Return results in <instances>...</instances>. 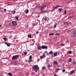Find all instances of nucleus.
<instances>
[{
    "label": "nucleus",
    "mask_w": 76,
    "mask_h": 76,
    "mask_svg": "<svg viewBox=\"0 0 76 76\" xmlns=\"http://www.w3.org/2000/svg\"><path fill=\"white\" fill-rule=\"evenodd\" d=\"M32 69L34 71L36 72H37V71H38L39 70V67L37 65H36L33 66L32 67Z\"/></svg>",
    "instance_id": "nucleus-1"
},
{
    "label": "nucleus",
    "mask_w": 76,
    "mask_h": 76,
    "mask_svg": "<svg viewBox=\"0 0 76 76\" xmlns=\"http://www.w3.org/2000/svg\"><path fill=\"white\" fill-rule=\"evenodd\" d=\"M19 58V55H16L14 56H13L12 60H16V59H18Z\"/></svg>",
    "instance_id": "nucleus-2"
},
{
    "label": "nucleus",
    "mask_w": 76,
    "mask_h": 76,
    "mask_svg": "<svg viewBox=\"0 0 76 76\" xmlns=\"http://www.w3.org/2000/svg\"><path fill=\"white\" fill-rule=\"evenodd\" d=\"M45 6H43L41 7V11H42V13H45V11H44V9H45Z\"/></svg>",
    "instance_id": "nucleus-3"
},
{
    "label": "nucleus",
    "mask_w": 76,
    "mask_h": 76,
    "mask_svg": "<svg viewBox=\"0 0 76 76\" xmlns=\"http://www.w3.org/2000/svg\"><path fill=\"white\" fill-rule=\"evenodd\" d=\"M12 23L13 26H16L18 25V23H17L16 21H12Z\"/></svg>",
    "instance_id": "nucleus-4"
},
{
    "label": "nucleus",
    "mask_w": 76,
    "mask_h": 76,
    "mask_svg": "<svg viewBox=\"0 0 76 76\" xmlns=\"http://www.w3.org/2000/svg\"><path fill=\"white\" fill-rule=\"evenodd\" d=\"M64 24L66 25H69H69H72V23L71 22H69V21H68L65 22L64 23Z\"/></svg>",
    "instance_id": "nucleus-5"
},
{
    "label": "nucleus",
    "mask_w": 76,
    "mask_h": 76,
    "mask_svg": "<svg viewBox=\"0 0 76 76\" xmlns=\"http://www.w3.org/2000/svg\"><path fill=\"white\" fill-rule=\"evenodd\" d=\"M42 49H47L48 48V47L47 46L43 45L42 46Z\"/></svg>",
    "instance_id": "nucleus-6"
},
{
    "label": "nucleus",
    "mask_w": 76,
    "mask_h": 76,
    "mask_svg": "<svg viewBox=\"0 0 76 76\" xmlns=\"http://www.w3.org/2000/svg\"><path fill=\"white\" fill-rule=\"evenodd\" d=\"M45 53H43L42 56H41L40 57V58H45Z\"/></svg>",
    "instance_id": "nucleus-7"
},
{
    "label": "nucleus",
    "mask_w": 76,
    "mask_h": 76,
    "mask_svg": "<svg viewBox=\"0 0 76 76\" xmlns=\"http://www.w3.org/2000/svg\"><path fill=\"white\" fill-rule=\"evenodd\" d=\"M4 44H6V45H7L8 47H9L10 46V43H7L6 42H5Z\"/></svg>",
    "instance_id": "nucleus-8"
},
{
    "label": "nucleus",
    "mask_w": 76,
    "mask_h": 76,
    "mask_svg": "<svg viewBox=\"0 0 76 76\" xmlns=\"http://www.w3.org/2000/svg\"><path fill=\"white\" fill-rule=\"evenodd\" d=\"M42 47L39 46L38 47V49L39 50H42Z\"/></svg>",
    "instance_id": "nucleus-9"
},
{
    "label": "nucleus",
    "mask_w": 76,
    "mask_h": 76,
    "mask_svg": "<svg viewBox=\"0 0 76 76\" xmlns=\"http://www.w3.org/2000/svg\"><path fill=\"white\" fill-rule=\"evenodd\" d=\"M61 7V6H57L56 7H54L53 9V11H54V10L55 9H57V8H58V7Z\"/></svg>",
    "instance_id": "nucleus-10"
},
{
    "label": "nucleus",
    "mask_w": 76,
    "mask_h": 76,
    "mask_svg": "<svg viewBox=\"0 0 76 76\" xmlns=\"http://www.w3.org/2000/svg\"><path fill=\"white\" fill-rule=\"evenodd\" d=\"M53 63L54 64H58V63L57 61H54L53 62Z\"/></svg>",
    "instance_id": "nucleus-11"
},
{
    "label": "nucleus",
    "mask_w": 76,
    "mask_h": 76,
    "mask_svg": "<svg viewBox=\"0 0 76 76\" xmlns=\"http://www.w3.org/2000/svg\"><path fill=\"white\" fill-rule=\"evenodd\" d=\"M38 25V23H33L32 24V26H36V25Z\"/></svg>",
    "instance_id": "nucleus-12"
},
{
    "label": "nucleus",
    "mask_w": 76,
    "mask_h": 76,
    "mask_svg": "<svg viewBox=\"0 0 76 76\" xmlns=\"http://www.w3.org/2000/svg\"><path fill=\"white\" fill-rule=\"evenodd\" d=\"M54 55L55 57H56L57 56V52H55L54 53Z\"/></svg>",
    "instance_id": "nucleus-13"
},
{
    "label": "nucleus",
    "mask_w": 76,
    "mask_h": 76,
    "mask_svg": "<svg viewBox=\"0 0 76 76\" xmlns=\"http://www.w3.org/2000/svg\"><path fill=\"white\" fill-rule=\"evenodd\" d=\"M75 73V70H73L70 72V74H73V73Z\"/></svg>",
    "instance_id": "nucleus-14"
},
{
    "label": "nucleus",
    "mask_w": 76,
    "mask_h": 76,
    "mask_svg": "<svg viewBox=\"0 0 76 76\" xmlns=\"http://www.w3.org/2000/svg\"><path fill=\"white\" fill-rule=\"evenodd\" d=\"M53 52L52 51H50L49 53V54H53Z\"/></svg>",
    "instance_id": "nucleus-15"
},
{
    "label": "nucleus",
    "mask_w": 76,
    "mask_h": 76,
    "mask_svg": "<svg viewBox=\"0 0 76 76\" xmlns=\"http://www.w3.org/2000/svg\"><path fill=\"white\" fill-rule=\"evenodd\" d=\"M29 12V10H28L27 9V10H26V13L27 14L28 13V12Z\"/></svg>",
    "instance_id": "nucleus-16"
},
{
    "label": "nucleus",
    "mask_w": 76,
    "mask_h": 76,
    "mask_svg": "<svg viewBox=\"0 0 76 76\" xmlns=\"http://www.w3.org/2000/svg\"><path fill=\"white\" fill-rule=\"evenodd\" d=\"M68 54H72V52L71 50L69 51L68 52Z\"/></svg>",
    "instance_id": "nucleus-17"
},
{
    "label": "nucleus",
    "mask_w": 76,
    "mask_h": 76,
    "mask_svg": "<svg viewBox=\"0 0 76 76\" xmlns=\"http://www.w3.org/2000/svg\"><path fill=\"white\" fill-rule=\"evenodd\" d=\"M32 59H29L28 61V63H30V62H32Z\"/></svg>",
    "instance_id": "nucleus-18"
},
{
    "label": "nucleus",
    "mask_w": 76,
    "mask_h": 76,
    "mask_svg": "<svg viewBox=\"0 0 76 76\" xmlns=\"http://www.w3.org/2000/svg\"><path fill=\"white\" fill-rule=\"evenodd\" d=\"M58 11H60V12H61V11H62V10H63V9H61V8H59L58 9Z\"/></svg>",
    "instance_id": "nucleus-19"
},
{
    "label": "nucleus",
    "mask_w": 76,
    "mask_h": 76,
    "mask_svg": "<svg viewBox=\"0 0 76 76\" xmlns=\"http://www.w3.org/2000/svg\"><path fill=\"white\" fill-rule=\"evenodd\" d=\"M54 28H56L57 27V23H55L54 26Z\"/></svg>",
    "instance_id": "nucleus-20"
},
{
    "label": "nucleus",
    "mask_w": 76,
    "mask_h": 76,
    "mask_svg": "<svg viewBox=\"0 0 76 76\" xmlns=\"http://www.w3.org/2000/svg\"><path fill=\"white\" fill-rule=\"evenodd\" d=\"M54 35V33H51L49 34V35Z\"/></svg>",
    "instance_id": "nucleus-21"
},
{
    "label": "nucleus",
    "mask_w": 76,
    "mask_h": 76,
    "mask_svg": "<svg viewBox=\"0 0 76 76\" xmlns=\"http://www.w3.org/2000/svg\"><path fill=\"white\" fill-rule=\"evenodd\" d=\"M3 39L5 41H7V38L6 37H4Z\"/></svg>",
    "instance_id": "nucleus-22"
},
{
    "label": "nucleus",
    "mask_w": 76,
    "mask_h": 76,
    "mask_svg": "<svg viewBox=\"0 0 76 76\" xmlns=\"http://www.w3.org/2000/svg\"><path fill=\"white\" fill-rule=\"evenodd\" d=\"M60 70V69L59 68H57L56 69V72H57L58 71H59Z\"/></svg>",
    "instance_id": "nucleus-23"
},
{
    "label": "nucleus",
    "mask_w": 76,
    "mask_h": 76,
    "mask_svg": "<svg viewBox=\"0 0 76 76\" xmlns=\"http://www.w3.org/2000/svg\"><path fill=\"white\" fill-rule=\"evenodd\" d=\"M44 20L45 21H47V17H45L44 19Z\"/></svg>",
    "instance_id": "nucleus-24"
},
{
    "label": "nucleus",
    "mask_w": 76,
    "mask_h": 76,
    "mask_svg": "<svg viewBox=\"0 0 76 76\" xmlns=\"http://www.w3.org/2000/svg\"><path fill=\"white\" fill-rule=\"evenodd\" d=\"M46 68L45 67L43 66L42 68V70H45Z\"/></svg>",
    "instance_id": "nucleus-25"
},
{
    "label": "nucleus",
    "mask_w": 76,
    "mask_h": 76,
    "mask_svg": "<svg viewBox=\"0 0 76 76\" xmlns=\"http://www.w3.org/2000/svg\"><path fill=\"white\" fill-rule=\"evenodd\" d=\"M69 62H72V59L71 58H69Z\"/></svg>",
    "instance_id": "nucleus-26"
},
{
    "label": "nucleus",
    "mask_w": 76,
    "mask_h": 76,
    "mask_svg": "<svg viewBox=\"0 0 76 76\" xmlns=\"http://www.w3.org/2000/svg\"><path fill=\"white\" fill-rule=\"evenodd\" d=\"M8 75H9V76H12V73H8Z\"/></svg>",
    "instance_id": "nucleus-27"
},
{
    "label": "nucleus",
    "mask_w": 76,
    "mask_h": 76,
    "mask_svg": "<svg viewBox=\"0 0 76 76\" xmlns=\"http://www.w3.org/2000/svg\"><path fill=\"white\" fill-rule=\"evenodd\" d=\"M64 13L65 14H66V13H67V11L66 10H65L64 12Z\"/></svg>",
    "instance_id": "nucleus-28"
},
{
    "label": "nucleus",
    "mask_w": 76,
    "mask_h": 76,
    "mask_svg": "<svg viewBox=\"0 0 76 76\" xmlns=\"http://www.w3.org/2000/svg\"><path fill=\"white\" fill-rule=\"evenodd\" d=\"M50 66H50V65L49 64L48 65L47 67H48V68H50Z\"/></svg>",
    "instance_id": "nucleus-29"
},
{
    "label": "nucleus",
    "mask_w": 76,
    "mask_h": 76,
    "mask_svg": "<svg viewBox=\"0 0 76 76\" xmlns=\"http://www.w3.org/2000/svg\"><path fill=\"white\" fill-rule=\"evenodd\" d=\"M15 12H16V11L15 10L14 11V12H12V13L13 15H14L15 13Z\"/></svg>",
    "instance_id": "nucleus-30"
},
{
    "label": "nucleus",
    "mask_w": 76,
    "mask_h": 76,
    "mask_svg": "<svg viewBox=\"0 0 76 76\" xmlns=\"http://www.w3.org/2000/svg\"><path fill=\"white\" fill-rule=\"evenodd\" d=\"M15 19L16 20H18V19H19V18L17 16L15 18Z\"/></svg>",
    "instance_id": "nucleus-31"
},
{
    "label": "nucleus",
    "mask_w": 76,
    "mask_h": 76,
    "mask_svg": "<svg viewBox=\"0 0 76 76\" xmlns=\"http://www.w3.org/2000/svg\"><path fill=\"white\" fill-rule=\"evenodd\" d=\"M31 58H32V56H30L29 57V59H31Z\"/></svg>",
    "instance_id": "nucleus-32"
},
{
    "label": "nucleus",
    "mask_w": 76,
    "mask_h": 76,
    "mask_svg": "<svg viewBox=\"0 0 76 76\" xmlns=\"http://www.w3.org/2000/svg\"><path fill=\"white\" fill-rule=\"evenodd\" d=\"M24 54L25 55H26V54H27V52H25L24 53Z\"/></svg>",
    "instance_id": "nucleus-33"
},
{
    "label": "nucleus",
    "mask_w": 76,
    "mask_h": 76,
    "mask_svg": "<svg viewBox=\"0 0 76 76\" xmlns=\"http://www.w3.org/2000/svg\"><path fill=\"white\" fill-rule=\"evenodd\" d=\"M28 37H29V38H31V35H29L28 36Z\"/></svg>",
    "instance_id": "nucleus-34"
},
{
    "label": "nucleus",
    "mask_w": 76,
    "mask_h": 76,
    "mask_svg": "<svg viewBox=\"0 0 76 76\" xmlns=\"http://www.w3.org/2000/svg\"><path fill=\"white\" fill-rule=\"evenodd\" d=\"M66 71V70L65 69H63L62 70L63 72H64Z\"/></svg>",
    "instance_id": "nucleus-35"
},
{
    "label": "nucleus",
    "mask_w": 76,
    "mask_h": 76,
    "mask_svg": "<svg viewBox=\"0 0 76 76\" xmlns=\"http://www.w3.org/2000/svg\"><path fill=\"white\" fill-rule=\"evenodd\" d=\"M71 17H69V18H67L68 19H70V18H71Z\"/></svg>",
    "instance_id": "nucleus-36"
},
{
    "label": "nucleus",
    "mask_w": 76,
    "mask_h": 76,
    "mask_svg": "<svg viewBox=\"0 0 76 76\" xmlns=\"http://www.w3.org/2000/svg\"><path fill=\"white\" fill-rule=\"evenodd\" d=\"M61 46H64V44H62L61 45Z\"/></svg>",
    "instance_id": "nucleus-37"
},
{
    "label": "nucleus",
    "mask_w": 76,
    "mask_h": 76,
    "mask_svg": "<svg viewBox=\"0 0 76 76\" xmlns=\"http://www.w3.org/2000/svg\"><path fill=\"white\" fill-rule=\"evenodd\" d=\"M55 35H59V34H56Z\"/></svg>",
    "instance_id": "nucleus-38"
},
{
    "label": "nucleus",
    "mask_w": 76,
    "mask_h": 76,
    "mask_svg": "<svg viewBox=\"0 0 76 76\" xmlns=\"http://www.w3.org/2000/svg\"><path fill=\"white\" fill-rule=\"evenodd\" d=\"M45 53H46V54L48 53L47 51H45Z\"/></svg>",
    "instance_id": "nucleus-39"
},
{
    "label": "nucleus",
    "mask_w": 76,
    "mask_h": 76,
    "mask_svg": "<svg viewBox=\"0 0 76 76\" xmlns=\"http://www.w3.org/2000/svg\"><path fill=\"white\" fill-rule=\"evenodd\" d=\"M76 63V62H75V61H74V62L73 63V64H75Z\"/></svg>",
    "instance_id": "nucleus-40"
},
{
    "label": "nucleus",
    "mask_w": 76,
    "mask_h": 76,
    "mask_svg": "<svg viewBox=\"0 0 76 76\" xmlns=\"http://www.w3.org/2000/svg\"><path fill=\"white\" fill-rule=\"evenodd\" d=\"M38 33H39V32L37 31V32H36V34H38Z\"/></svg>",
    "instance_id": "nucleus-41"
},
{
    "label": "nucleus",
    "mask_w": 76,
    "mask_h": 76,
    "mask_svg": "<svg viewBox=\"0 0 76 76\" xmlns=\"http://www.w3.org/2000/svg\"><path fill=\"white\" fill-rule=\"evenodd\" d=\"M47 54V55H49V53H48V52L46 53Z\"/></svg>",
    "instance_id": "nucleus-42"
},
{
    "label": "nucleus",
    "mask_w": 76,
    "mask_h": 76,
    "mask_svg": "<svg viewBox=\"0 0 76 76\" xmlns=\"http://www.w3.org/2000/svg\"><path fill=\"white\" fill-rule=\"evenodd\" d=\"M4 11H5V12H6V9H4Z\"/></svg>",
    "instance_id": "nucleus-43"
},
{
    "label": "nucleus",
    "mask_w": 76,
    "mask_h": 76,
    "mask_svg": "<svg viewBox=\"0 0 76 76\" xmlns=\"http://www.w3.org/2000/svg\"><path fill=\"white\" fill-rule=\"evenodd\" d=\"M1 26H2L1 25H0V27H1Z\"/></svg>",
    "instance_id": "nucleus-44"
},
{
    "label": "nucleus",
    "mask_w": 76,
    "mask_h": 76,
    "mask_svg": "<svg viewBox=\"0 0 76 76\" xmlns=\"http://www.w3.org/2000/svg\"><path fill=\"white\" fill-rule=\"evenodd\" d=\"M68 31L69 32H70V30H69V31Z\"/></svg>",
    "instance_id": "nucleus-45"
},
{
    "label": "nucleus",
    "mask_w": 76,
    "mask_h": 76,
    "mask_svg": "<svg viewBox=\"0 0 76 76\" xmlns=\"http://www.w3.org/2000/svg\"><path fill=\"white\" fill-rule=\"evenodd\" d=\"M42 76H45V75H43Z\"/></svg>",
    "instance_id": "nucleus-46"
},
{
    "label": "nucleus",
    "mask_w": 76,
    "mask_h": 76,
    "mask_svg": "<svg viewBox=\"0 0 76 76\" xmlns=\"http://www.w3.org/2000/svg\"><path fill=\"white\" fill-rule=\"evenodd\" d=\"M9 14H10V13H9Z\"/></svg>",
    "instance_id": "nucleus-47"
},
{
    "label": "nucleus",
    "mask_w": 76,
    "mask_h": 76,
    "mask_svg": "<svg viewBox=\"0 0 76 76\" xmlns=\"http://www.w3.org/2000/svg\"><path fill=\"white\" fill-rule=\"evenodd\" d=\"M22 1H23V0H22Z\"/></svg>",
    "instance_id": "nucleus-48"
}]
</instances>
